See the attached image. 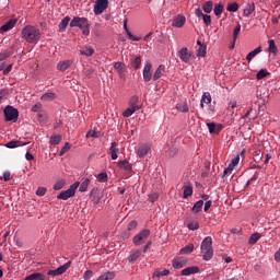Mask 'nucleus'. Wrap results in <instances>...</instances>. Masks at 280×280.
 Wrapping results in <instances>:
<instances>
[{"label":"nucleus","mask_w":280,"mask_h":280,"mask_svg":"<svg viewBox=\"0 0 280 280\" xmlns=\"http://www.w3.org/2000/svg\"><path fill=\"white\" fill-rule=\"evenodd\" d=\"M22 38H24L26 43H38V40H40V30L27 25L22 30Z\"/></svg>","instance_id":"obj_1"},{"label":"nucleus","mask_w":280,"mask_h":280,"mask_svg":"<svg viewBox=\"0 0 280 280\" xmlns=\"http://www.w3.org/2000/svg\"><path fill=\"white\" fill-rule=\"evenodd\" d=\"M70 27H80L84 36H89V34H91V31L89 30V27H91V24L89 23V19L86 18H73L70 22Z\"/></svg>","instance_id":"obj_2"},{"label":"nucleus","mask_w":280,"mask_h":280,"mask_svg":"<svg viewBox=\"0 0 280 280\" xmlns=\"http://www.w3.org/2000/svg\"><path fill=\"white\" fill-rule=\"evenodd\" d=\"M3 113L5 121H13V124L19 121V109L14 108L13 106L8 105Z\"/></svg>","instance_id":"obj_3"},{"label":"nucleus","mask_w":280,"mask_h":280,"mask_svg":"<svg viewBox=\"0 0 280 280\" xmlns=\"http://www.w3.org/2000/svg\"><path fill=\"white\" fill-rule=\"evenodd\" d=\"M69 268H71V261L63 264L62 266H60L55 270H48L47 275L48 277H60V275H65V272H67Z\"/></svg>","instance_id":"obj_4"},{"label":"nucleus","mask_w":280,"mask_h":280,"mask_svg":"<svg viewBox=\"0 0 280 280\" xmlns=\"http://www.w3.org/2000/svg\"><path fill=\"white\" fill-rule=\"evenodd\" d=\"M149 237H150V230L144 229L139 234L133 236V244L136 246H139V245L143 244V240H148Z\"/></svg>","instance_id":"obj_5"},{"label":"nucleus","mask_w":280,"mask_h":280,"mask_svg":"<svg viewBox=\"0 0 280 280\" xmlns=\"http://www.w3.org/2000/svg\"><path fill=\"white\" fill-rule=\"evenodd\" d=\"M108 8V0H96L94 5V14L100 15Z\"/></svg>","instance_id":"obj_6"},{"label":"nucleus","mask_w":280,"mask_h":280,"mask_svg":"<svg viewBox=\"0 0 280 280\" xmlns=\"http://www.w3.org/2000/svg\"><path fill=\"white\" fill-rule=\"evenodd\" d=\"M142 77H143L144 82H150V80H153L154 75H152V63L151 62L144 63Z\"/></svg>","instance_id":"obj_7"},{"label":"nucleus","mask_w":280,"mask_h":280,"mask_svg":"<svg viewBox=\"0 0 280 280\" xmlns=\"http://www.w3.org/2000/svg\"><path fill=\"white\" fill-rule=\"evenodd\" d=\"M178 56L182 62H189L191 60V52H189V49L187 47H183L178 51Z\"/></svg>","instance_id":"obj_8"},{"label":"nucleus","mask_w":280,"mask_h":280,"mask_svg":"<svg viewBox=\"0 0 280 280\" xmlns=\"http://www.w3.org/2000/svg\"><path fill=\"white\" fill-rule=\"evenodd\" d=\"M114 69H116L121 80H126V65H124V62H116Z\"/></svg>","instance_id":"obj_9"},{"label":"nucleus","mask_w":280,"mask_h":280,"mask_svg":"<svg viewBox=\"0 0 280 280\" xmlns=\"http://www.w3.org/2000/svg\"><path fill=\"white\" fill-rule=\"evenodd\" d=\"M200 268L198 266L187 267L182 270V277H189V275H198Z\"/></svg>","instance_id":"obj_10"},{"label":"nucleus","mask_w":280,"mask_h":280,"mask_svg":"<svg viewBox=\"0 0 280 280\" xmlns=\"http://www.w3.org/2000/svg\"><path fill=\"white\" fill-rule=\"evenodd\" d=\"M207 127L210 135H220V132H222V125H215V122H208Z\"/></svg>","instance_id":"obj_11"},{"label":"nucleus","mask_w":280,"mask_h":280,"mask_svg":"<svg viewBox=\"0 0 280 280\" xmlns=\"http://www.w3.org/2000/svg\"><path fill=\"white\" fill-rule=\"evenodd\" d=\"M73 196H75V192L73 190H70V188H68L67 190L61 191L57 198L58 200H69V198H73Z\"/></svg>","instance_id":"obj_12"},{"label":"nucleus","mask_w":280,"mask_h":280,"mask_svg":"<svg viewBox=\"0 0 280 280\" xmlns=\"http://www.w3.org/2000/svg\"><path fill=\"white\" fill-rule=\"evenodd\" d=\"M187 19H185L184 15H177L173 21H172V26L173 27H183L186 23Z\"/></svg>","instance_id":"obj_13"},{"label":"nucleus","mask_w":280,"mask_h":280,"mask_svg":"<svg viewBox=\"0 0 280 280\" xmlns=\"http://www.w3.org/2000/svg\"><path fill=\"white\" fill-rule=\"evenodd\" d=\"M200 248L201 250L213 248V238H211V236L205 237L203 241L201 242Z\"/></svg>","instance_id":"obj_14"},{"label":"nucleus","mask_w":280,"mask_h":280,"mask_svg":"<svg viewBox=\"0 0 280 280\" xmlns=\"http://www.w3.org/2000/svg\"><path fill=\"white\" fill-rule=\"evenodd\" d=\"M163 73H165V65H160L153 73V82L163 78Z\"/></svg>","instance_id":"obj_15"},{"label":"nucleus","mask_w":280,"mask_h":280,"mask_svg":"<svg viewBox=\"0 0 280 280\" xmlns=\"http://www.w3.org/2000/svg\"><path fill=\"white\" fill-rule=\"evenodd\" d=\"M139 257H141V250L136 249L130 253L127 260L129 261V264H135L137 261V259H139Z\"/></svg>","instance_id":"obj_16"},{"label":"nucleus","mask_w":280,"mask_h":280,"mask_svg":"<svg viewBox=\"0 0 280 280\" xmlns=\"http://www.w3.org/2000/svg\"><path fill=\"white\" fill-rule=\"evenodd\" d=\"M16 25V20H9L4 25L0 27L1 32H10Z\"/></svg>","instance_id":"obj_17"},{"label":"nucleus","mask_w":280,"mask_h":280,"mask_svg":"<svg viewBox=\"0 0 280 280\" xmlns=\"http://www.w3.org/2000/svg\"><path fill=\"white\" fill-rule=\"evenodd\" d=\"M118 167H120V170H125V172H132V164H130L128 160L118 162Z\"/></svg>","instance_id":"obj_18"},{"label":"nucleus","mask_w":280,"mask_h":280,"mask_svg":"<svg viewBox=\"0 0 280 280\" xmlns=\"http://www.w3.org/2000/svg\"><path fill=\"white\" fill-rule=\"evenodd\" d=\"M253 12H255V3H247L245 9L243 10V16H246L248 19V16L253 14Z\"/></svg>","instance_id":"obj_19"},{"label":"nucleus","mask_w":280,"mask_h":280,"mask_svg":"<svg viewBox=\"0 0 280 280\" xmlns=\"http://www.w3.org/2000/svg\"><path fill=\"white\" fill-rule=\"evenodd\" d=\"M211 103V93L205 92L201 96L200 108H205V104Z\"/></svg>","instance_id":"obj_20"},{"label":"nucleus","mask_w":280,"mask_h":280,"mask_svg":"<svg viewBox=\"0 0 280 280\" xmlns=\"http://www.w3.org/2000/svg\"><path fill=\"white\" fill-rule=\"evenodd\" d=\"M192 195H194V186H191V184L185 185L184 186L183 198L187 199V198H189Z\"/></svg>","instance_id":"obj_21"},{"label":"nucleus","mask_w":280,"mask_h":280,"mask_svg":"<svg viewBox=\"0 0 280 280\" xmlns=\"http://www.w3.org/2000/svg\"><path fill=\"white\" fill-rule=\"evenodd\" d=\"M80 56H86L90 58V56H93L95 54V49L93 47H85L79 50Z\"/></svg>","instance_id":"obj_22"},{"label":"nucleus","mask_w":280,"mask_h":280,"mask_svg":"<svg viewBox=\"0 0 280 280\" xmlns=\"http://www.w3.org/2000/svg\"><path fill=\"white\" fill-rule=\"evenodd\" d=\"M21 145H26V143H23L20 140H12L5 144V148H9L10 150H12L14 148H21Z\"/></svg>","instance_id":"obj_23"},{"label":"nucleus","mask_w":280,"mask_h":280,"mask_svg":"<svg viewBox=\"0 0 280 280\" xmlns=\"http://www.w3.org/2000/svg\"><path fill=\"white\" fill-rule=\"evenodd\" d=\"M25 280H45V275L40 272H34L25 277Z\"/></svg>","instance_id":"obj_24"},{"label":"nucleus","mask_w":280,"mask_h":280,"mask_svg":"<svg viewBox=\"0 0 280 280\" xmlns=\"http://www.w3.org/2000/svg\"><path fill=\"white\" fill-rule=\"evenodd\" d=\"M69 67H71V60L60 61L57 65L58 71H67V69H69Z\"/></svg>","instance_id":"obj_25"},{"label":"nucleus","mask_w":280,"mask_h":280,"mask_svg":"<svg viewBox=\"0 0 280 280\" xmlns=\"http://www.w3.org/2000/svg\"><path fill=\"white\" fill-rule=\"evenodd\" d=\"M176 110L179 113H189V105H187V102L177 103Z\"/></svg>","instance_id":"obj_26"},{"label":"nucleus","mask_w":280,"mask_h":280,"mask_svg":"<svg viewBox=\"0 0 280 280\" xmlns=\"http://www.w3.org/2000/svg\"><path fill=\"white\" fill-rule=\"evenodd\" d=\"M129 106L133 108H139V110H141L142 106L139 105V96L137 95L131 96V98L129 100Z\"/></svg>","instance_id":"obj_27"},{"label":"nucleus","mask_w":280,"mask_h":280,"mask_svg":"<svg viewBox=\"0 0 280 280\" xmlns=\"http://www.w3.org/2000/svg\"><path fill=\"white\" fill-rule=\"evenodd\" d=\"M148 152H150V147H148L145 144L141 145L137 150V154H138V156H140V159H143V156H145V154H148Z\"/></svg>","instance_id":"obj_28"},{"label":"nucleus","mask_w":280,"mask_h":280,"mask_svg":"<svg viewBox=\"0 0 280 280\" xmlns=\"http://www.w3.org/2000/svg\"><path fill=\"white\" fill-rule=\"evenodd\" d=\"M201 253H203L202 259H205V261H210V259L213 258V248L201 249Z\"/></svg>","instance_id":"obj_29"},{"label":"nucleus","mask_w":280,"mask_h":280,"mask_svg":"<svg viewBox=\"0 0 280 280\" xmlns=\"http://www.w3.org/2000/svg\"><path fill=\"white\" fill-rule=\"evenodd\" d=\"M258 54H261V46H259V47H257L256 49L252 50V51L246 56L247 62H250V60H253V58H255V56H257Z\"/></svg>","instance_id":"obj_30"},{"label":"nucleus","mask_w":280,"mask_h":280,"mask_svg":"<svg viewBox=\"0 0 280 280\" xmlns=\"http://www.w3.org/2000/svg\"><path fill=\"white\" fill-rule=\"evenodd\" d=\"M55 98H56V93H52V92H47L40 97L43 102H54Z\"/></svg>","instance_id":"obj_31"},{"label":"nucleus","mask_w":280,"mask_h":280,"mask_svg":"<svg viewBox=\"0 0 280 280\" xmlns=\"http://www.w3.org/2000/svg\"><path fill=\"white\" fill-rule=\"evenodd\" d=\"M224 12V4L221 2L214 5V15L220 19L222 16V13Z\"/></svg>","instance_id":"obj_32"},{"label":"nucleus","mask_w":280,"mask_h":280,"mask_svg":"<svg viewBox=\"0 0 280 280\" xmlns=\"http://www.w3.org/2000/svg\"><path fill=\"white\" fill-rule=\"evenodd\" d=\"M203 12H206V14H211V12L213 11V1L209 0L207 1L203 7H202Z\"/></svg>","instance_id":"obj_33"},{"label":"nucleus","mask_w":280,"mask_h":280,"mask_svg":"<svg viewBox=\"0 0 280 280\" xmlns=\"http://www.w3.org/2000/svg\"><path fill=\"white\" fill-rule=\"evenodd\" d=\"M205 205V201L203 200H198L195 205H194V207H192V209H191V211H192V213H200V211H202V206Z\"/></svg>","instance_id":"obj_34"},{"label":"nucleus","mask_w":280,"mask_h":280,"mask_svg":"<svg viewBox=\"0 0 280 280\" xmlns=\"http://www.w3.org/2000/svg\"><path fill=\"white\" fill-rule=\"evenodd\" d=\"M137 110H139V107L130 106L129 108L125 109V112L122 113V117H132V115H135Z\"/></svg>","instance_id":"obj_35"},{"label":"nucleus","mask_w":280,"mask_h":280,"mask_svg":"<svg viewBox=\"0 0 280 280\" xmlns=\"http://www.w3.org/2000/svg\"><path fill=\"white\" fill-rule=\"evenodd\" d=\"M173 268L180 270V268H185V260L182 258H177L173 260Z\"/></svg>","instance_id":"obj_36"},{"label":"nucleus","mask_w":280,"mask_h":280,"mask_svg":"<svg viewBox=\"0 0 280 280\" xmlns=\"http://www.w3.org/2000/svg\"><path fill=\"white\" fill-rule=\"evenodd\" d=\"M71 19L69 16H66L60 23H59V32H65L67 30V25H69V22Z\"/></svg>","instance_id":"obj_37"},{"label":"nucleus","mask_w":280,"mask_h":280,"mask_svg":"<svg viewBox=\"0 0 280 280\" xmlns=\"http://www.w3.org/2000/svg\"><path fill=\"white\" fill-rule=\"evenodd\" d=\"M131 67L136 70L141 69V56H138L131 60Z\"/></svg>","instance_id":"obj_38"},{"label":"nucleus","mask_w":280,"mask_h":280,"mask_svg":"<svg viewBox=\"0 0 280 280\" xmlns=\"http://www.w3.org/2000/svg\"><path fill=\"white\" fill-rule=\"evenodd\" d=\"M60 141H62V136L56 135V136L50 137L49 143H50V145H58V143H60Z\"/></svg>","instance_id":"obj_39"},{"label":"nucleus","mask_w":280,"mask_h":280,"mask_svg":"<svg viewBox=\"0 0 280 280\" xmlns=\"http://www.w3.org/2000/svg\"><path fill=\"white\" fill-rule=\"evenodd\" d=\"M89 185H91V179L85 178V179L81 183V185H80V187H79V191H81V192L86 191V189H89Z\"/></svg>","instance_id":"obj_40"},{"label":"nucleus","mask_w":280,"mask_h":280,"mask_svg":"<svg viewBox=\"0 0 280 280\" xmlns=\"http://www.w3.org/2000/svg\"><path fill=\"white\" fill-rule=\"evenodd\" d=\"M113 279H115V272L108 271V272L100 276L96 280H113Z\"/></svg>","instance_id":"obj_41"},{"label":"nucleus","mask_w":280,"mask_h":280,"mask_svg":"<svg viewBox=\"0 0 280 280\" xmlns=\"http://www.w3.org/2000/svg\"><path fill=\"white\" fill-rule=\"evenodd\" d=\"M228 12H237V10H240V3L237 2H232L229 3L226 7Z\"/></svg>","instance_id":"obj_42"},{"label":"nucleus","mask_w":280,"mask_h":280,"mask_svg":"<svg viewBox=\"0 0 280 280\" xmlns=\"http://www.w3.org/2000/svg\"><path fill=\"white\" fill-rule=\"evenodd\" d=\"M182 255H189V253H194V244H188L180 249Z\"/></svg>","instance_id":"obj_43"},{"label":"nucleus","mask_w":280,"mask_h":280,"mask_svg":"<svg viewBox=\"0 0 280 280\" xmlns=\"http://www.w3.org/2000/svg\"><path fill=\"white\" fill-rule=\"evenodd\" d=\"M267 75H270V72L266 69H261L257 72L256 78L257 80H264V78H267Z\"/></svg>","instance_id":"obj_44"},{"label":"nucleus","mask_w":280,"mask_h":280,"mask_svg":"<svg viewBox=\"0 0 280 280\" xmlns=\"http://www.w3.org/2000/svg\"><path fill=\"white\" fill-rule=\"evenodd\" d=\"M240 32H242V24L237 23L233 31L234 43H236L237 36H240Z\"/></svg>","instance_id":"obj_45"},{"label":"nucleus","mask_w":280,"mask_h":280,"mask_svg":"<svg viewBox=\"0 0 280 280\" xmlns=\"http://www.w3.org/2000/svg\"><path fill=\"white\" fill-rule=\"evenodd\" d=\"M261 238V235L259 233H254L249 237V244H257L259 240Z\"/></svg>","instance_id":"obj_46"},{"label":"nucleus","mask_w":280,"mask_h":280,"mask_svg":"<svg viewBox=\"0 0 280 280\" xmlns=\"http://www.w3.org/2000/svg\"><path fill=\"white\" fill-rule=\"evenodd\" d=\"M85 137H86V139H91V137L94 139H100V132L95 131V129L90 130Z\"/></svg>","instance_id":"obj_47"},{"label":"nucleus","mask_w":280,"mask_h":280,"mask_svg":"<svg viewBox=\"0 0 280 280\" xmlns=\"http://www.w3.org/2000/svg\"><path fill=\"white\" fill-rule=\"evenodd\" d=\"M98 183H106L108 180V174L101 173L96 176Z\"/></svg>","instance_id":"obj_48"},{"label":"nucleus","mask_w":280,"mask_h":280,"mask_svg":"<svg viewBox=\"0 0 280 280\" xmlns=\"http://www.w3.org/2000/svg\"><path fill=\"white\" fill-rule=\"evenodd\" d=\"M240 164V155H236L235 158H233L229 164L230 167H232L233 170H235V166Z\"/></svg>","instance_id":"obj_49"},{"label":"nucleus","mask_w":280,"mask_h":280,"mask_svg":"<svg viewBox=\"0 0 280 280\" xmlns=\"http://www.w3.org/2000/svg\"><path fill=\"white\" fill-rule=\"evenodd\" d=\"M68 150H71V144H69V142H66L59 152V156H63Z\"/></svg>","instance_id":"obj_50"},{"label":"nucleus","mask_w":280,"mask_h":280,"mask_svg":"<svg viewBox=\"0 0 280 280\" xmlns=\"http://www.w3.org/2000/svg\"><path fill=\"white\" fill-rule=\"evenodd\" d=\"M187 229H189V231H198V229H200V224L198 222H191L188 223Z\"/></svg>","instance_id":"obj_51"},{"label":"nucleus","mask_w":280,"mask_h":280,"mask_svg":"<svg viewBox=\"0 0 280 280\" xmlns=\"http://www.w3.org/2000/svg\"><path fill=\"white\" fill-rule=\"evenodd\" d=\"M268 43L270 54H277V45L275 44L273 39H270Z\"/></svg>","instance_id":"obj_52"},{"label":"nucleus","mask_w":280,"mask_h":280,"mask_svg":"<svg viewBox=\"0 0 280 280\" xmlns=\"http://www.w3.org/2000/svg\"><path fill=\"white\" fill-rule=\"evenodd\" d=\"M198 56H200L201 58H205V56H207V46H199Z\"/></svg>","instance_id":"obj_53"},{"label":"nucleus","mask_w":280,"mask_h":280,"mask_svg":"<svg viewBox=\"0 0 280 280\" xmlns=\"http://www.w3.org/2000/svg\"><path fill=\"white\" fill-rule=\"evenodd\" d=\"M167 275H170V270H167V269L154 272V277H167Z\"/></svg>","instance_id":"obj_54"},{"label":"nucleus","mask_w":280,"mask_h":280,"mask_svg":"<svg viewBox=\"0 0 280 280\" xmlns=\"http://www.w3.org/2000/svg\"><path fill=\"white\" fill-rule=\"evenodd\" d=\"M62 187H65V182L63 180H59L54 185V189L55 191H60V189H62Z\"/></svg>","instance_id":"obj_55"},{"label":"nucleus","mask_w":280,"mask_h":280,"mask_svg":"<svg viewBox=\"0 0 280 280\" xmlns=\"http://www.w3.org/2000/svg\"><path fill=\"white\" fill-rule=\"evenodd\" d=\"M47 194V188L45 187H38L36 190V196L43 197Z\"/></svg>","instance_id":"obj_56"},{"label":"nucleus","mask_w":280,"mask_h":280,"mask_svg":"<svg viewBox=\"0 0 280 280\" xmlns=\"http://www.w3.org/2000/svg\"><path fill=\"white\" fill-rule=\"evenodd\" d=\"M201 19H202L205 25H207V26L211 25V15L203 14Z\"/></svg>","instance_id":"obj_57"},{"label":"nucleus","mask_w":280,"mask_h":280,"mask_svg":"<svg viewBox=\"0 0 280 280\" xmlns=\"http://www.w3.org/2000/svg\"><path fill=\"white\" fill-rule=\"evenodd\" d=\"M94 74H95V69L93 68H89L88 70L84 71V75L86 78H93Z\"/></svg>","instance_id":"obj_58"},{"label":"nucleus","mask_w":280,"mask_h":280,"mask_svg":"<svg viewBox=\"0 0 280 280\" xmlns=\"http://www.w3.org/2000/svg\"><path fill=\"white\" fill-rule=\"evenodd\" d=\"M127 36L130 40H133V42H139L141 40V37H136L135 35H132V33L130 31H127Z\"/></svg>","instance_id":"obj_59"},{"label":"nucleus","mask_w":280,"mask_h":280,"mask_svg":"<svg viewBox=\"0 0 280 280\" xmlns=\"http://www.w3.org/2000/svg\"><path fill=\"white\" fill-rule=\"evenodd\" d=\"M149 200H150V202H156L159 200V194L153 192V194L149 195Z\"/></svg>","instance_id":"obj_60"},{"label":"nucleus","mask_w":280,"mask_h":280,"mask_svg":"<svg viewBox=\"0 0 280 280\" xmlns=\"http://www.w3.org/2000/svg\"><path fill=\"white\" fill-rule=\"evenodd\" d=\"M42 108H43V104L37 103V104L32 106V112L33 113H38V110H40Z\"/></svg>","instance_id":"obj_61"},{"label":"nucleus","mask_w":280,"mask_h":280,"mask_svg":"<svg viewBox=\"0 0 280 280\" xmlns=\"http://www.w3.org/2000/svg\"><path fill=\"white\" fill-rule=\"evenodd\" d=\"M261 159H264V153H261V151H256L255 161H261Z\"/></svg>","instance_id":"obj_62"},{"label":"nucleus","mask_w":280,"mask_h":280,"mask_svg":"<svg viewBox=\"0 0 280 280\" xmlns=\"http://www.w3.org/2000/svg\"><path fill=\"white\" fill-rule=\"evenodd\" d=\"M92 277H93V272H92L91 270H86V271L84 272L83 279H84V280H89V279H91Z\"/></svg>","instance_id":"obj_63"},{"label":"nucleus","mask_w":280,"mask_h":280,"mask_svg":"<svg viewBox=\"0 0 280 280\" xmlns=\"http://www.w3.org/2000/svg\"><path fill=\"white\" fill-rule=\"evenodd\" d=\"M232 172H233V168L229 164L228 167H225L223 171V176H226L228 174H231Z\"/></svg>","instance_id":"obj_64"}]
</instances>
